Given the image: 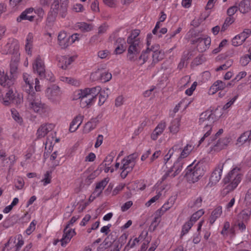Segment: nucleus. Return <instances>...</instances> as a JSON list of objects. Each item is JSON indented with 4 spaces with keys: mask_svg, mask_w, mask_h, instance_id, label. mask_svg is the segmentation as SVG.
<instances>
[{
    "mask_svg": "<svg viewBox=\"0 0 251 251\" xmlns=\"http://www.w3.org/2000/svg\"><path fill=\"white\" fill-rule=\"evenodd\" d=\"M75 229L70 228L69 225H66L63 230V234L60 241L62 246H65L68 243L72 237L75 235Z\"/></svg>",
    "mask_w": 251,
    "mask_h": 251,
    "instance_id": "12",
    "label": "nucleus"
},
{
    "mask_svg": "<svg viewBox=\"0 0 251 251\" xmlns=\"http://www.w3.org/2000/svg\"><path fill=\"white\" fill-rule=\"evenodd\" d=\"M251 60V51L249 54H246L242 56L240 60L241 65L243 66L247 65Z\"/></svg>",
    "mask_w": 251,
    "mask_h": 251,
    "instance_id": "49",
    "label": "nucleus"
},
{
    "mask_svg": "<svg viewBox=\"0 0 251 251\" xmlns=\"http://www.w3.org/2000/svg\"><path fill=\"white\" fill-rule=\"evenodd\" d=\"M33 37L31 33H29L26 38L25 50L26 52L28 54H31V49L32 47Z\"/></svg>",
    "mask_w": 251,
    "mask_h": 251,
    "instance_id": "36",
    "label": "nucleus"
},
{
    "mask_svg": "<svg viewBox=\"0 0 251 251\" xmlns=\"http://www.w3.org/2000/svg\"><path fill=\"white\" fill-rule=\"evenodd\" d=\"M62 92L60 88L56 85H52L46 90V96L52 102H56L60 99Z\"/></svg>",
    "mask_w": 251,
    "mask_h": 251,
    "instance_id": "7",
    "label": "nucleus"
},
{
    "mask_svg": "<svg viewBox=\"0 0 251 251\" xmlns=\"http://www.w3.org/2000/svg\"><path fill=\"white\" fill-rule=\"evenodd\" d=\"M161 196V194L160 193H158L156 195L153 197L150 200H149L147 202H146V203H145V205L147 207H149L153 203L155 202L157 200H158Z\"/></svg>",
    "mask_w": 251,
    "mask_h": 251,
    "instance_id": "59",
    "label": "nucleus"
},
{
    "mask_svg": "<svg viewBox=\"0 0 251 251\" xmlns=\"http://www.w3.org/2000/svg\"><path fill=\"white\" fill-rule=\"evenodd\" d=\"M98 55L101 59H108L110 57V52L107 50H100L98 52Z\"/></svg>",
    "mask_w": 251,
    "mask_h": 251,
    "instance_id": "51",
    "label": "nucleus"
},
{
    "mask_svg": "<svg viewBox=\"0 0 251 251\" xmlns=\"http://www.w3.org/2000/svg\"><path fill=\"white\" fill-rule=\"evenodd\" d=\"M114 157V154L112 153L107 156L103 162L100 165V168L109 166L112 162Z\"/></svg>",
    "mask_w": 251,
    "mask_h": 251,
    "instance_id": "46",
    "label": "nucleus"
},
{
    "mask_svg": "<svg viewBox=\"0 0 251 251\" xmlns=\"http://www.w3.org/2000/svg\"><path fill=\"white\" fill-rule=\"evenodd\" d=\"M151 55V50L148 47L145 50H143L140 55L137 62V64L142 65L145 63L149 59L150 56Z\"/></svg>",
    "mask_w": 251,
    "mask_h": 251,
    "instance_id": "29",
    "label": "nucleus"
},
{
    "mask_svg": "<svg viewBox=\"0 0 251 251\" xmlns=\"http://www.w3.org/2000/svg\"><path fill=\"white\" fill-rule=\"evenodd\" d=\"M33 84H23V90L28 94L27 96H29L30 94L32 95L37 94L34 92Z\"/></svg>",
    "mask_w": 251,
    "mask_h": 251,
    "instance_id": "42",
    "label": "nucleus"
},
{
    "mask_svg": "<svg viewBox=\"0 0 251 251\" xmlns=\"http://www.w3.org/2000/svg\"><path fill=\"white\" fill-rule=\"evenodd\" d=\"M14 239L16 251H18L24 244L23 236L21 234H18L14 238Z\"/></svg>",
    "mask_w": 251,
    "mask_h": 251,
    "instance_id": "39",
    "label": "nucleus"
},
{
    "mask_svg": "<svg viewBox=\"0 0 251 251\" xmlns=\"http://www.w3.org/2000/svg\"><path fill=\"white\" fill-rule=\"evenodd\" d=\"M51 172L48 171L44 175V178L42 179L41 181L43 182L44 186L47 185L51 182Z\"/></svg>",
    "mask_w": 251,
    "mask_h": 251,
    "instance_id": "47",
    "label": "nucleus"
},
{
    "mask_svg": "<svg viewBox=\"0 0 251 251\" xmlns=\"http://www.w3.org/2000/svg\"><path fill=\"white\" fill-rule=\"evenodd\" d=\"M13 83L14 80L11 77V74L8 76L7 73H5L3 69H0V85L4 87H10Z\"/></svg>",
    "mask_w": 251,
    "mask_h": 251,
    "instance_id": "13",
    "label": "nucleus"
},
{
    "mask_svg": "<svg viewBox=\"0 0 251 251\" xmlns=\"http://www.w3.org/2000/svg\"><path fill=\"white\" fill-rule=\"evenodd\" d=\"M128 45L127 51L140 53L141 50L143 47V45L141 42H139L137 41H134L133 43H127Z\"/></svg>",
    "mask_w": 251,
    "mask_h": 251,
    "instance_id": "32",
    "label": "nucleus"
},
{
    "mask_svg": "<svg viewBox=\"0 0 251 251\" xmlns=\"http://www.w3.org/2000/svg\"><path fill=\"white\" fill-rule=\"evenodd\" d=\"M251 34V30L250 29H245L244 31L240 33L242 40H246Z\"/></svg>",
    "mask_w": 251,
    "mask_h": 251,
    "instance_id": "61",
    "label": "nucleus"
},
{
    "mask_svg": "<svg viewBox=\"0 0 251 251\" xmlns=\"http://www.w3.org/2000/svg\"><path fill=\"white\" fill-rule=\"evenodd\" d=\"M140 32V31L139 29H134L132 31L130 35L127 38V43H133L135 41H137L139 42H141L140 39L138 38Z\"/></svg>",
    "mask_w": 251,
    "mask_h": 251,
    "instance_id": "37",
    "label": "nucleus"
},
{
    "mask_svg": "<svg viewBox=\"0 0 251 251\" xmlns=\"http://www.w3.org/2000/svg\"><path fill=\"white\" fill-rule=\"evenodd\" d=\"M25 105L28 109L41 115L48 113L50 111V107L41 102L39 94L27 96Z\"/></svg>",
    "mask_w": 251,
    "mask_h": 251,
    "instance_id": "3",
    "label": "nucleus"
},
{
    "mask_svg": "<svg viewBox=\"0 0 251 251\" xmlns=\"http://www.w3.org/2000/svg\"><path fill=\"white\" fill-rule=\"evenodd\" d=\"M193 44H197L198 50L200 52H203L209 48L211 44V38L206 37L204 38L200 37L192 41Z\"/></svg>",
    "mask_w": 251,
    "mask_h": 251,
    "instance_id": "10",
    "label": "nucleus"
},
{
    "mask_svg": "<svg viewBox=\"0 0 251 251\" xmlns=\"http://www.w3.org/2000/svg\"><path fill=\"white\" fill-rule=\"evenodd\" d=\"M75 27L79 29L82 32H86L92 30L93 25L92 24L85 22H78L76 23Z\"/></svg>",
    "mask_w": 251,
    "mask_h": 251,
    "instance_id": "35",
    "label": "nucleus"
},
{
    "mask_svg": "<svg viewBox=\"0 0 251 251\" xmlns=\"http://www.w3.org/2000/svg\"><path fill=\"white\" fill-rule=\"evenodd\" d=\"M230 228V224L228 222H226L224 223V227L222 230L221 232V234L224 236L227 235L228 230Z\"/></svg>",
    "mask_w": 251,
    "mask_h": 251,
    "instance_id": "64",
    "label": "nucleus"
},
{
    "mask_svg": "<svg viewBox=\"0 0 251 251\" xmlns=\"http://www.w3.org/2000/svg\"><path fill=\"white\" fill-rule=\"evenodd\" d=\"M204 211L202 209H200L197 211L196 212L194 213L189 221H191L194 224L196 221H197L201 216H202L204 214Z\"/></svg>",
    "mask_w": 251,
    "mask_h": 251,
    "instance_id": "48",
    "label": "nucleus"
},
{
    "mask_svg": "<svg viewBox=\"0 0 251 251\" xmlns=\"http://www.w3.org/2000/svg\"><path fill=\"white\" fill-rule=\"evenodd\" d=\"M58 41L62 49L66 48L70 45V36L64 31H61L58 36Z\"/></svg>",
    "mask_w": 251,
    "mask_h": 251,
    "instance_id": "14",
    "label": "nucleus"
},
{
    "mask_svg": "<svg viewBox=\"0 0 251 251\" xmlns=\"http://www.w3.org/2000/svg\"><path fill=\"white\" fill-rule=\"evenodd\" d=\"M57 152L54 151L50 157V160L52 161V167L55 168L56 166L59 165V161L58 160H55L57 158Z\"/></svg>",
    "mask_w": 251,
    "mask_h": 251,
    "instance_id": "55",
    "label": "nucleus"
},
{
    "mask_svg": "<svg viewBox=\"0 0 251 251\" xmlns=\"http://www.w3.org/2000/svg\"><path fill=\"white\" fill-rule=\"evenodd\" d=\"M75 57L74 56L66 57L62 56L59 59L58 66L59 68L65 70L74 61Z\"/></svg>",
    "mask_w": 251,
    "mask_h": 251,
    "instance_id": "26",
    "label": "nucleus"
},
{
    "mask_svg": "<svg viewBox=\"0 0 251 251\" xmlns=\"http://www.w3.org/2000/svg\"><path fill=\"white\" fill-rule=\"evenodd\" d=\"M174 204V201H167L165 202L163 206L157 210L155 214L154 222L160 221V217L168 210H169Z\"/></svg>",
    "mask_w": 251,
    "mask_h": 251,
    "instance_id": "18",
    "label": "nucleus"
},
{
    "mask_svg": "<svg viewBox=\"0 0 251 251\" xmlns=\"http://www.w3.org/2000/svg\"><path fill=\"white\" fill-rule=\"evenodd\" d=\"M245 201L247 205L251 204V188L249 189L245 194Z\"/></svg>",
    "mask_w": 251,
    "mask_h": 251,
    "instance_id": "62",
    "label": "nucleus"
},
{
    "mask_svg": "<svg viewBox=\"0 0 251 251\" xmlns=\"http://www.w3.org/2000/svg\"><path fill=\"white\" fill-rule=\"evenodd\" d=\"M185 176L192 183L198 181L204 175V172L201 165L194 162L188 165L185 170Z\"/></svg>",
    "mask_w": 251,
    "mask_h": 251,
    "instance_id": "5",
    "label": "nucleus"
},
{
    "mask_svg": "<svg viewBox=\"0 0 251 251\" xmlns=\"http://www.w3.org/2000/svg\"><path fill=\"white\" fill-rule=\"evenodd\" d=\"M99 75L100 80L102 82H106L109 81L112 78V75L106 71H103L100 72H96L91 75V77L95 75Z\"/></svg>",
    "mask_w": 251,
    "mask_h": 251,
    "instance_id": "27",
    "label": "nucleus"
},
{
    "mask_svg": "<svg viewBox=\"0 0 251 251\" xmlns=\"http://www.w3.org/2000/svg\"><path fill=\"white\" fill-rule=\"evenodd\" d=\"M11 115L13 119L18 123L22 124L23 122V118L20 116L19 112L15 109H11Z\"/></svg>",
    "mask_w": 251,
    "mask_h": 251,
    "instance_id": "43",
    "label": "nucleus"
},
{
    "mask_svg": "<svg viewBox=\"0 0 251 251\" xmlns=\"http://www.w3.org/2000/svg\"><path fill=\"white\" fill-rule=\"evenodd\" d=\"M33 72L43 77L45 76V66L43 58L40 55L36 57L32 63Z\"/></svg>",
    "mask_w": 251,
    "mask_h": 251,
    "instance_id": "8",
    "label": "nucleus"
},
{
    "mask_svg": "<svg viewBox=\"0 0 251 251\" xmlns=\"http://www.w3.org/2000/svg\"><path fill=\"white\" fill-rule=\"evenodd\" d=\"M251 215V210L249 208L243 210L237 216L238 221L248 223Z\"/></svg>",
    "mask_w": 251,
    "mask_h": 251,
    "instance_id": "31",
    "label": "nucleus"
},
{
    "mask_svg": "<svg viewBox=\"0 0 251 251\" xmlns=\"http://www.w3.org/2000/svg\"><path fill=\"white\" fill-rule=\"evenodd\" d=\"M226 87V84L222 80H218L216 81L211 86L209 92L211 94H214L220 90H223Z\"/></svg>",
    "mask_w": 251,
    "mask_h": 251,
    "instance_id": "28",
    "label": "nucleus"
},
{
    "mask_svg": "<svg viewBox=\"0 0 251 251\" xmlns=\"http://www.w3.org/2000/svg\"><path fill=\"white\" fill-rule=\"evenodd\" d=\"M222 214V207L221 206H218L215 208L212 212L211 215L209 218V222L212 225L217 219L221 216Z\"/></svg>",
    "mask_w": 251,
    "mask_h": 251,
    "instance_id": "33",
    "label": "nucleus"
},
{
    "mask_svg": "<svg viewBox=\"0 0 251 251\" xmlns=\"http://www.w3.org/2000/svg\"><path fill=\"white\" fill-rule=\"evenodd\" d=\"M239 10V7L237 6H232L230 7L227 10V14L228 16H232Z\"/></svg>",
    "mask_w": 251,
    "mask_h": 251,
    "instance_id": "63",
    "label": "nucleus"
},
{
    "mask_svg": "<svg viewBox=\"0 0 251 251\" xmlns=\"http://www.w3.org/2000/svg\"><path fill=\"white\" fill-rule=\"evenodd\" d=\"M230 142L229 138L225 137L221 138L218 140L214 145L211 147V150L218 151L226 147Z\"/></svg>",
    "mask_w": 251,
    "mask_h": 251,
    "instance_id": "20",
    "label": "nucleus"
},
{
    "mask_svg": "<svg viewBox=\"0 0 251 251\" xmlns=\"http://www.w3.org/2000/svg\"><path fill=\"white\" fill-rule=\"evenodd\" d=\"M184 161H180L178 160L174 163L172 169L174 170V176L178 175L182 170Z\"/></svg>",
    "mask_w": 251,
    "mask_h": 251,
    "instance_id": "38",
    "label": "nucleus"
},
{
    "mask_svg": "<svg viewBox=\"0 0 251 251\" xmlns=\"http://www.w3.org/2000/svg\"><path fill=\"white\" fill-rule=\"evenodd\" d=\"M180 117H176L171 122L169 129L171 133L175 134L178 132L180 129Z\"/></svg>",
    "mask_w": 251,
    "mask_h": 251,
    "instance_id": "25",
    "label": "nucleus"
},
{
    "mask_svg": "<svg viewBox=\"0 0 251 251\" xmlns=\"http://www.w3.org/2000/svg\"><path fill=\"white\" fill-rule=\"evenodd\" d=\"M19 49V45L16 40H9L8 42L1 48V52L2 54L17 53Z\"/></svg>",
    "mask_w": 251,
    "mask_h": 251,
    "instance_id": "11",
    "label": "nucleus"
},
{
    "mask_svg": "<svg viewBox=\"0 0 251 251\" xmlns=\"http://www.w3.org/2000/svg\"><path fill=\"white\" fill-rule=\"evenodd\" d=\"M51 9L53 14L56 15L59 12L62 14L65 13L67 7L66 4H64L63 3L60 5L58 0H54L51 4Z\"/></svg>",
    "mask_w": 251,
    "mask_h": 251,
    "instance_id": "24",
    "label": "nucleus"
},
{
    "mask_svg": "<svg viewBox=\"0 0 251 251\" xmlns=\"http://www.w3.org/2000/svg\"><path fill=\"white\" fill-rule=\"evenodd\" d=\"M23 78L24 82L23 84H34L33 78L27 73H24L23 74Z\"/></svg>",
    "mask_w": 251,
    "mask_h": 251,
    "instance_id": "52",
    "label": "nucleus"
},
{
    "mask_svg": "<svg viewBox=\"0 0 251 251\" xmlns=\"http://www.w3.org/2000/svg\"><path fill=\"white\" fill-rule=\"evenodd\" d=\"M238 98V95L235 96L228 102L226 103L223 107V109L226 110L229 108L235 101Z\"/></svg>",
    "mask_w": 251,
    "mask_h": 251,
    "instance_id": "60",
    "label": "nucleus"
},
{
    "mask_svg": "<svg viewBox=\"0 0 251 251\" xmlns=\"http://www.w3.org/2000/svg\"><path fill=\"white\" fill-rule=\"evenodd\" d=\"M166 127V122L163 121H161L156 126L151 134V139L153 140H156L158 137L163 133Z\"/></svg>",
    "mask_w": 251,
    "mask_h": 251,
    "instance_id": "21",
    "label": "nucleus"
},
{
    "mask_svg": "<svg viewBox=\"0 0 251 251\" xmlns=\"http://www.w3.org/2000/svg\"><path fill=\"white\" fill-rule=\"evenodd\" d=\"M245 41L242 40L240 34L235 36L232 40V44L233 46L237 47L242 45Z\"/></svg>",
    "mask_w": 251,
    "mask_h": 251,
    "instance_id": "50",
    "label": "nucleus"
},
{
    "mask_svg": "<svg viewBox=\"0 0 251 251\" xmlns=\"http://www.w3.org/2000/svg\"><path fill=\"white\" fill-rule=\"evenodd\" d=\"M193 225L191 221L187 222L182 226L181 236H183L187 234Z\"/></svg>",
    "mask_w": 251,
    "mask_h": 251,
    "instance_id": "45",
    "label": "nucleus"
},
{
    "mask_svg": "<svg viewBox=\"0 0 251 251\" xmlns=\"http://www.w3.org/2000/svg\"><path fill=\"white\" fill-rule=\"evenodd\" d=\"M98 95L99 99L98 104L100 106L104 103L108 97V95L106 94L104 92L101 91V90L100 91V92Z\"/></svg>",
    "mask_w": 251,
    "mask_h": 251,
    "instance_id": "54",
    "label": "nucleus"
},
{
    "mask_svg": "<svg viewBox=\"0 0 251 251\" xmlns=\"http://www.w3.org/2000/svg\"><path fill=\"white\" fill-rule=\"evenodd\" d=\"M84 116L81 114L77 115L72 121L70 125L69 130L71 132H75L80 126L83 120Z\"/></svg>",
    "mask_w": 251,
    "mask_h": 251,
    "instance_id": "23",
    "label": "nucleus"
},
{
    "mask_svg": "<svg viewBox=\"0 0 251 251\" xmlns=\"http://www.w3.org/2000/svg\"><path fill=\"white\" fill-rule=\"evenodd\" d=\"M174 170L172 169V167H171L163 176L162 177V179L163 181L165 180L168 177L173 178L175 177L174 176Z\"/></svg>",
    "mask_w": 251,
    "mask_h": 251,
    "instance_id": "57",
    "label": "nucleus"
},
{
    "mask_svg": "<svg viewBox=\"0 0 251 251\" xmlns=\"http://www.w3.org/2000/svg\"><path fill=\"white\" fill-rule=\"evenodd\" d=\"M100 90V86L78 90L77 91V97L80 100V107L83 108H89L93 105Z\"/></svg>",
    "mask_w": 251,
    "mask_h": 251,
    "instance_id": "2",
    "label": "nucleus"
},
{
    "mask_svg": "<svg viewBox=\"0 0 251 251\" xmlns=\"http://www.w3.org/2000/svg\"><path fill=\"white\" fill-rule=\"evenodd\" d=\"M202 199L201 197H199L196 199L191 201L188 203V206L191 208H199L201 206Z\"/></svg>",
    "mask_w": 251,
    "mask_h": 251,
    "instance_id": "40",
    "label": "nucleus"
},
{
    "mask_svg": "<svg viewBox=\"0 0 251 251\" xmlns=\"http://www.w3.org/2000/svg\"><path fill=\"white\" fill-rule=\"evenodd\" d=\"M180 149V147L178 145H175L172 149H170L168 153L164 156V159L165 163H167L172 156L174 151H176L177 150Z\"/></svg>",
    "mask_w": 251,
    "mask_h": 251,
    "instance_id": "44",
    "label": "nucleus"
},
{
    "mask_svg": "<svg viewBox=\"0 0 251 251\" xmlns=\"http://www.w3.org/2000/svg\"><path fill=\"white\" fill-rule=\"evenodd\" d=\"M53 127L54 125L53 124H46L42 125L37 131V137L38 138L44 137Z\"/></svg>",
    "mask_w": 251,
    "mask_h": 251,
    "instance_id": "17",
    "label": "nucleus"
},
{
    "mask_svg": "<svg viewBox=\"0 0 251 251\" xmlns=\"http://www.w3.org/2000/svg\"><path fill=\"white\" fill-rule=\"evenodd\" d=\"M138 157L137 153H132L125 157L122 161V166L121 167L122 172L121 176L125 178L133 169L136 163V159Z\"/></svg>",
    "mask_w": 251,
    "mask_h": 251,
    "instance_id": "6",
    "label": "nucleus"
},
{
    "mask_svg": "<svg viewBox=\"0 0 251 251\" xmlns=\"http://www.w3.org/2000/svg\"><path fill=\"white\" fill-rule=\"evenodd\" d=\"M239 10L246 13L251 9V0H243L239 4Z\"/></svg>",
    "mask_w": 251,
    "mask_h": 251,
    "instance_id": "34",
    "label": "nucleus"
},
{
    "mask_svg": "<svg viewBox=\"0 0 251 251\" xmlns=\"http://www.w3.org/2000/svg\"><path fill=\"white\" fill-rule=\"evenodd\" d=\"M250 137V133L249 131H246L242 133L240 136L238 138L237 142L238 143L243 144L249 139Z\"/></svg>",
    "mask_w": 251,
    "mask_h": 251,
    "instance_id": "53",
    "label": "nucleus"
},
{
    "mask_svg": "<svg viewBox=\"0 0 251 251\" xmlns=\"http://www.w3.org/2000/svg\"><path fill=\"white\" fill-rule=\"evenodd\" d=\"M179 147H180V150H181V152L180 153L179 156L178 157V160L180 161H184L183 159L186 158L189 156L190 152L193 151L194 147L192 145L190 144H187L182 150H181V145H178ZM178 150V149L177 150Z\"/></svg>",
    "mask_w": 251,
    "mask_h": 251,
    "instance_id": "22",
    "label": "nucleus"
},
{
    "mask_svg": "<svg viewBox=\"0 0 251 251\" xmlns=\"http://www.w3.org/2000/svg\"><path fill=\"white\" fill-rule=\"evenodd\" d=\"M242 179V175L238 167L233 168L225 176L223 180L224 188L222 191L223 196H226L235 189Z\"/></svg>",
    "mask_w": 251,
    "mask_h": 251,
    "instance_id": "1",
    "label": "nucleus"
},
{
    "mask_svg": "<svg viewBox=\"0 0 251 251\" xmlns=\"http://www.w3.org/2000/svg\"><path fill=\"white\" fill-rule=\"evenodd\" d=\"M108 182V180L107 178H105L101 181L98 183L96 185L95 189L92 194L91 195V197L93 198V199H95L96 198L98 197L102 193L104 187L106 186Z\"/></svg>",
    "mask_w": 251,
    "mask_h": 251,
    "instance_id": "19",
    "label": "nucleus"
},
{
    "mask_svg": "<svg viewBox=\"0 0 251 251\" xmlns=\"http://www.w3.org/2000/svg\"><path fill=\"white\" fill-rule=\"evenodd\" d=\"M11 87H8L9 88L8 90L6 93L5 96L2 99L1 103L5 106L10 105L16 97V94L14 92L13 88Z\"/></svg>",
    "mask_w": 251,
    "mask_h": 251,
    "instance_id": "16",
    "label": "nucleus"
},
{
    "mask_svg": "<svg viewBox=\"0 0 251 251\" xmlns=\"http://www.w3.org/2000/svg\"><path fill=\"white\" fill-rule=\"evenodd\" d=\"M224 163L220 162L215 167L209 178V183L215 185L221 179Z\"/></svg>",
    "mask_w": 251,
    "mask_h": 251,
    "instance_id": "9",
    "label": "nucleus"
},
{
    "mask_svg": "<svg viewBox=\"0 0 251 251\" xmlns=\"http://www.w3.org/2000/svg\"><path fill=\"white\" fill-rule=\"evenodd\" d=\"M21 17V14L17 18V21L18 22H20L22 20H28L29 21H32L34 19V16L33 15H30L27 13H25V16H23V17Z\"/></svg>",
    "mask_w": 251,
    "mask_h": 251,
    "instance_id": "56",
    "label": "nucleus"
},
{
    "mask_svg": "<svg viewBox=\"0 0 251 251\" xmlns=\"http://www.w3.org/2000/svg\"><path fill=\"white\" fill-rule=\"evenodd\" d=\"M36 224V222L35 221V220L32 221L30 223L29 226H28V227L27 228L25 231L27 235H30L35 230Z\"/></svg>",
    "mask_w": 251,
    "mask_h": 251,
    "instance_id": "58",
    "label": "nucleus"
},
{
    "mask_svg": "<svg viewBox=\"0 0 251 251\" xmlns=\"http://www.w3.org/2000/svg\"><path fill=\"white\" fill-rule=\"evenodd\" d=\"M159 45L155 44L152 45L150 50H151V54L152 57V63L155 64L159 62L163 58V54H161V51L159 50Z\"/></svg>",
    "mask_w": 251,
    "mask_h": 251,
    "instance_id": "15",
    "label": "nucleus"
},
{
    "mask_svg": "<svg viewBox=\"0 0 251 251\" xmlns=\"http://www.w3.org/2000/svg\"><path fill=\"white\" fill-rule=\"evenodd\" d=\"M215 118V115L211 111L207 110L202 113L199 119V123L201 124L204 122H207L206 126L203 129L204 135L200 140L199 146L200 145L204 140L208 137L211 133L212 126L211 124L213 123Z\"/></svg>",
    "mask_w": 251,
    "mask_h": 251,
    "instance_id": "4",
    "label": "nucleus"
},
{
    "mask_svg": "<svg viewBox=\"0 0 251 251\" xmlns=\"http://www.w3.org/2000/svg\"><path fill=\"white\" fill-rule=\"evenodd\" d=\"M140 53L127 51V59L128 61L137 63Z\"/></svg>",
    "mask_w": 251,
    "mask_h": 251,
    "instance_id": "41",
    "label": "nucleus"
},
{
    "mask_svg": "<svg viewBox=\"0 0 251 251\" xmlns=\"http://www.w3.org/2000/svg\"><path fill=\"white\" fill-rule=\"evenodd\" d=\"M99 120L97 118H92L88 121L84 127L83 131L85 133H88L95 129L98 123Z\"/></svg>",
    "mask_w": 251,
    "mask_h": 251,
    "instance_id": "30",
    "label": "nucleus"
}]
</instances>
